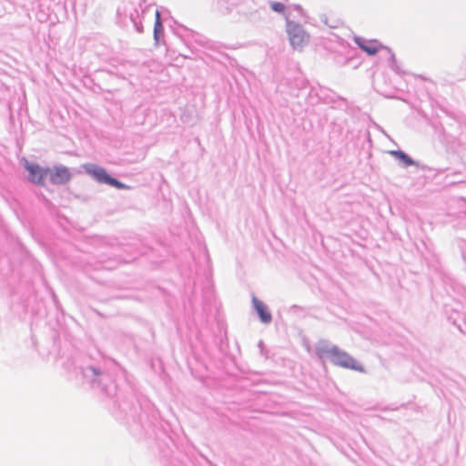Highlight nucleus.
I'll return each mask as SVG.
<instances>
[{
  "label": "nucleus",
  "mask_w": 466,
  "mask_h": 466,
  "mask_svg": "<svg viewBox=\"0 0 466 466\" xmlns=\"http://www.w3.org/2000/svg\"><path fill=\"white\" fill-rule=\"evenodd\" d=\"M287 35L291 46L298 51H302L310 40V35L299 24L288 22Z\"/></svg>",
  "instance_id": "f257e3e1"
},
{
  "label": "nucleus",
  "mask_w": 466,
  "mask_h": 466,
  "mask_svg": "<svg viewBox=\"0 0 466 466\" xmlns=\"http://www.w3.org/2000/svg\"><path fill=\"white\" fill-rule=\"evenodd\" d=\"M327 355L330 358L331 361L337 365L346 369H350L358 371H364L361 365H360L351 356L346 352L339 351L337 347H332L327 351H322L320 357Z\"/></svg>",
  "instance_id": "f03ea898"
},
{
  "label": "nucleus",
  "mask_w": 466,
  "mask_h": 466,
  "mask_svg": "<svg viewBox=\"0 0 466 466\" xmlns=\"http://www.w3.org/2000/svg\"><path fill=\"white\" fill-rule=\"evenodd\" d=\"M86 170L88 174L92 175L98 182L108 184L112 187L118 188V189L127 188L126 185H124L123 183L111 177L106 173V171L102 167L88 164L86 166Z\"/></svg>",
  "instance_id": "7ed1b4c3"
},
{
  "label": "nucleus",
  "mask_w": 466,
  "mask_h": 466,
  "mask_svg": "<svg viewBox=\"0 0 466 466\" xmlns=\"http://www.w3.org/2000/svg\"><path fill=\"white\" fill-rule=\"evenodd\" d=\"M25 168L28 171V180L34 184L44 186L45 179L48 175V167L44 168L40 167L38 164L30 163L28 161H25L24 165Z\"/></svg>",
  "instance_id": "20e7f679"
},
{
  "label": "nucleus",
  "mask_w": 466,
  "mask_h": 466,
  "mask_svg": "<svg viewBox=\"0 0 466 466\" xmlns=\"http://www.w3.org/2000/svg\"><path fill=\"white\" fill-rule=\"evenodd\" d=\"M47 171V177L54 185L66 184L71 179V173L66 167L57 166L53 168L48 167Z\"/></svg>",
  "instance_id": "39448f33"
},
{
  "label": "nucleus",
  "mask_w": 466,
  "mask_h": 466,
  "mask_svg": "<svg viewBox=\"0 0 466 466\" xmlns=\"http://www.w3.org/2000/svg\"><path fill=\"white\" fill-rule=\"evenodd\" d=\"M356 43L364 52L370 56L376 55L383 47V46L377 40L367 41L358 38L356 39Z\"/></svg>",
  "instance_id": "423d86ee"
},
{
  "label": "nucleus",
  "mask_w": 466,
  "mask_h": 466,
  "mask_svg": "<svg viewBox=\"0 0 466 466\" xmlns=\"http://www.w3.org/2000/svg\"><path fill=\"white\" fill-rule=\"evenodd\" d=\"M252 302L261 321L264 323H269L272 319V316L271 313L268 310L267 306L257 298H253Z\"/></svg>",
  "instance_id": "0eeeda50"
},
{
  "label": "nucleus",
  "mask_w": 466,
  "mask_h": 466,
  "mask_svg": "<svg viewBox=\"0 0 466 466\" xmlns=\"http://www.w3.org/2000/svg\"><path fill=\"white\" fill-rule=\"evenodd\" d=\"M396 159L401 161L405 167H409L414 164L413 160L403 151L393 150L390 152Z\"/></svg>",
  "instance_id": "6e6552de"
},
{
  "label": "nucleus",
  "mask_w": 466,
  "mask_h": 466,
  "mask_svg": "<svg viewBox=\"0 0 466 466\" xmlns=\"http://www.w3.org/2000/svg\"><path fill=\"white\" fill-rule=\"evenodd\" d=\"M270 7L274 12H277V13H284L286 10V6L282 3H279V2H271Z\"/></svg>",
  "instance_id": "1a4fd4ad"
},
{
  "label": "nucleus",
  "mask_w": 466,
  "mask_h": 466,
  "mask_svg": "<svg viewBox=\"0 0 466 466\" xmlns=\"http://www.w3.org/2000/svg\"><path fill=\"white\" fill-rule=\"evenodd\" d=\"M156 25H161V23H160V14L158 11L156 12Z\"/></svg>",
  "instance_id": "9d476101"
}]
</instances>
